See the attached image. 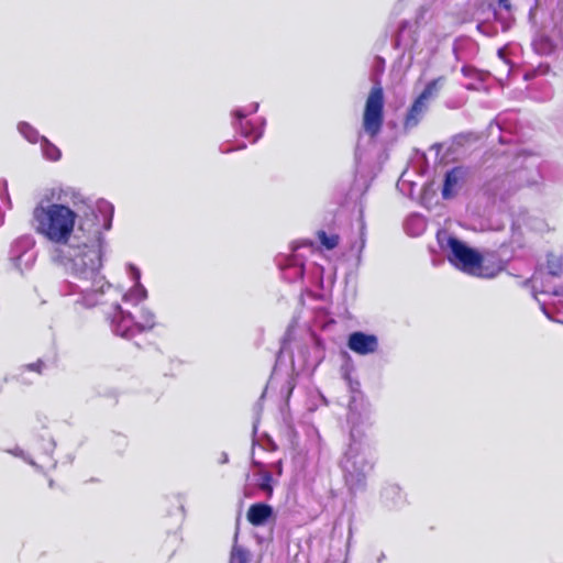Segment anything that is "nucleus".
I'll use <instances>...</instances> for the list:
<instances>
[{"mask_svg":"<svg viewBox=\"0 0 563 563\" xmlns=\"http://www.w3.org/2000/svg\"><path fill=\"white\" fill-rule=\"evenodd\" d=\"M426 12H427V10H424V9H422V10H421V14H423V13H426ZM422 18H423V16H422V15H420V16L418 18V20H417V23H420V20H421Z\"/></svg>","mask_w":563,"mask_h":563,"instance_id":"obj_35","label":"nucleus"},{"mask_svg":"<svg viewBox=\"0 0 563 563\" xmlns=\"http://www.w3.org/2000/svg\"><path fill=\"white\" fill-rule=\"evenodd\" d=\"M410 26V23L405 21L401 23L398 33L396 35L395 42L398 47H412L416 43V40L411 36H407V29Z\"/></svg>","mask_w":563,"mask_h":563,"instance_id":"obj_22","label":"nucleus"},{"mask_svg":"<svg viewBox=\"0 0 563 563\" xmlns=\"http://www.w3.org/2000/svg\"><path fill=\"white\" fill-rule=\"evenodd\" d=\"M462 73L466 77H474L477 74V70L471 66H464L462 68Z\"/></svg>","mask_w":563,"mask_h":563,"instance_id":"obj_28","label":"nucleus"},{"mask_svg":"<svg viewBox=\"0 0 563 563\" xmlns=\"http://www.w3.org/2000/svg\"><path fill=\"white\" fill-rule=\"evenodd\" d=\"M294 250L295 249H289V254H286L278 260L280 268L291 271L289 278H298L303 275V264L297 255L292 253Z\"/></svg>","mask_w":563,"mask_h":563,"instance_id":"obj_15","label":"nucleus"},{"mask_svg":"<svg viewBox=\"0 0 563 563\" xmlns=\"http://www.w3.org/2000/svg\"><path fill=\"white\" fill-rule=\"evenodd\" d=\"M516 222L518 225H525L536 232H544L548 230L545 220L534 212H521Z\"/></svg>","mask_w":563,"mask_h":563,"instance_id":"obj_14","label":"nucleus"},{"mask_svg":"<svg viewBox=\"0 0 563 563\" xmlns=\"http://www.w3.org/2000/svg\"><path fill=\"white\" fill-rule=\"evenodd\" d=\"M250 559V553L240 548L234 547L231 554V563H247Z\"/></svg>","mask_w":563,"mask_h":563,"instance_id":"obj_25","label":"nucleus"},{"mask_svg":"<svg viewBox=\"0 0 563 563\" xmlns=\"http://www.w3.org/2000/svg\"><path fill=\"white\" fill-rule=\"evenodd\" d=\"M139 327V332L152 330L155 322V314L147 308H143L140 314V321L136 322Z\"/></svg>","mask_w":563,"mask_h":563,"instance_id":"obj_23","label":"nucleus"},{"mask_svg":"<svg viewBox=\"0 0 563 563\" xmlns=\"http://www.w3.org/2000/svg\"><path fill=\"white\" fill-rule=\"evenodd\" d=\"M40 145L42 155L45 159L52 162H57L60 159V150L55 144H53L48 139H41Z\"/></svg>","mask_w":563,"mask_h":563,"instance_id":"obj_19","label":"nucleus"},{"mask_svg":"<svg viewBox=\"0 0 563 563\" xmlns=\"http://www.w3.org/2000/svg\"><path fill=\"white\" fill-rule=\"evenodd\" d=\"M51 258L74 275L65 295H80L76 300L87 307L95 306L103 292V280L98 272L102 265L101 249H49Z\"/></svg>","mask_w":563,"mask_h":563,"instance_id":"obj_2","label":"nucleus"},{"mask_svg":"<svg viewBox=\"0 0 563 563\" xmlns=\"http://www.w3.org/2000/svg\"><path fill=\"white\" fill-rule=\"evenodd\" d=\"M268 466H274L277 471V474L280 475L282 474V462L280 461H277L275 463H271Z\"/></svg>","mask_w":563,"mask_h":563,"instance_id":"obj_29","label":"nucleus"},{"mask_svg":"<svg viewBox=\"0 0 563 563\" xmlns=\"http://www.w3.org/2000/svg\"><path fill=\"white\" fill-rule=\"evenodd\" d=\"M2 224V218L0 219V225Z\"/></svg>","mask_w":563,"mask_h":563,"instance_id":"obj_39","label":"nucleus"},{"mask_svg":"<svg viewBox=\"0 0 563 563\" xmlns=\"http://www.w3.org/2000/svg\"><path fill=\"white\" fill-rule=\"evenodd\" d=\"M429 104L424 101L420 100L419 98H416V100L412 102L410 108L408 109V112L404 120V129L406 131H409L413 128H416L419 122L422 120L424 113L428 110Z\"/></svg>","mask_w":563,"mask_h":563,"instance_id":"obj_11","label":"nucleus"},{"mask_svg":"<svg viewBox=\"0 0 563 563\" xmlns=\"http://www.w3.org/2000/svg\"><path fill=\"white\" fill-rule=\"evenodd\" d=\"M7 190H8V181L7 180H2L1 185H0V194L7 192Z\"/></svg>","mask_w":563,"mask_h":563,"instance_id":"obj_32","label":"nucleus"},{"mask_svg":"<svg viewBox=\"0 0 563 563\" xmlns=\"http://www.w3.org/2000/svg\"><path fill=\"white\" fill-rule=\"evenodd\" d=\"M273 515V508L266 504H254L247 510V520L253 526H263Z\"/></svg>","mask_w":563,"mask_h":563,"instance_id":"obj_13","label":"nucleus"},{"mask_svg":"<svg viewBox=\"0 0 563 563\" xmlns=\"http://www.w3.org/2000/svg\"><path fill=\"white\" fill-rule=\"evenodd\" d=\"M511 8L509 0H498L496 8H494L495 13L497 12V9H504L506 11H509Z\"/></svg>","mask_w":563,"mask_h":563,"instance_id":"obj_27","label":"nucleus"},{"mask_svg":"<svg viewBox=\"0 0 563 563\" xmlns=\"http://www.w3.org/2000/svg\"><path fill=\"white\" fill-rule=\"evenodd\" d=\"M562 255L558 251H547L544 257L539 261L538 272L531 278L533 287L538 283L539 275L548 273L552 276H559L562 273Z\"/></svg>","mask_w":563,"mask_h":563,"instance_id":"obj_8","label":"nucleus"},{"mask_svg":"<svg viewBox=\"0 0 563 563\" xmlns=\"http://www.w3.org/2000/svg\"><path fill=\"white\" fill-rule=\"evenodd\" d=\"M258 107L257 102H253L245 109H236L233 112L235 118V121L233 122L234 128L238 129L244 137L250 139L252 143H255L262 136L265 121L261 120V126H256L255 124L249 121L244 122L243 120L249 114L255 113L258 110Z\"/></svg>","mask_w":563,"mask_h":563,"instance_id":"obj_6","label":"nucleus"},{"mask_svg":"<svg viewBox=\"0 0 563 563\" xmlns=\"http://www.w3.org/2000/svg\"><path fill=\"white\" fill-rule=\"evenodd\" d=\"M384 103V90L380 85H375L366 98L362 119L363 131L371 137H376L382 131Z\"/></svg>","mask_w":563,"mask_h":563,"instance_id":"obj_5","label":"nucleus"},{"mask_svg":"<svg viewBox=\"0 0 563 563\" xmlns=\"http://www.w3.org/2000/svg\"><path fill=\"white\" fill-rule=\"evenodd\" d=\"M129 274L131 278L134 280V286L124 294L123 301L137 305L143 301L147 297V291L144 286L140 283L141 273L137 267L132 264L128 265Z\"/></svg>","mask_w":563,"mask_h":563,"instance_id":"obj_10","label":"nucleus"},{"mask_svg":"<svg viewBox=\"0 0 563 563\" xmlns=\"http://www.w3.org/2000/svg\"><path fill=\"white\" fill-rule=\"evenodd\" d=\"M448 260L457 269L484 278L495 277L505 267L495 253L481 254L476 249H451Z\"/></svg>","mask_w":563,"mask_h":563,"instance_id":"obj_4","label":"nucleus"},{"mask_svg":"<svg viewBox=\"0 0 563 563\" xmlns=\"http://www.w3.org/2000/svg\"><path fill=\"white\" fill-rule=\"evenodd\" d=\"M53 448H54V443H53L52 441H48V450H51V451H52V450H53Z\"/></svg>","mask_w":563,"mask_h":563,"instance_id":"obj_36","label":"nucleus"},{"mask_svg":"<svg viewBox=\"0 0 563 563\" xmlns=\"http://www.w3.org/2000/svg\"><path fill=\"white\" fill-rule=\"evenodd\" d=\"M439 246H467L464 242L460 241L457 236L450 232L449 229H441L437 233Z\"/></svg>","mask_w":563,"mask_h":563,"instance_id":"obj_20","label":"nucleus"},{"mask_svg":"<svg viewBox=\"0 0 563 563\" xmlns=\"http://www.w3.org/2000/svg\"><path fill=\"white\" fill-rule=\"evenodd\" d=\"M406 231L411 235H419L424 230V220L420 216H411L406 221Z\"/></svg>","mask_w":563,"mask_h":563,"instance_id":"obj_24","label":"nucleus"},{"mask_svg":"<svg viewBox=\"0 0 563 563\" xmlns=\"http://www.w3.org/2000/svg\"><path fill=\"white\" fill-rule=\"evenodd\" d=\"M14 253H12L11 258L14 261V265L20 269L30 268L35 262V253L33 249H13Z\"/></svg>","mask_w":563,"mask_h":563,"instance_id":"obj_16","label":"nucleus"},{"mask_svg":"<svg viewBox=\"0 0 563 563\" xmlns=\"http://www.w3.org/2000/svg\"><path fill=\"white\" fill-rule=\"evenodd\" d=\"M349 421L354 424L353 412L350 413ZM357 432L356 427L352 426V442L341 461V465L345 474V481L352 489L363 486L365 477L374 466L373 453L367 445L356 440Z\"/></svg>","mask_w":563,"mask_h":563,"instance_id":"obj_3","label":"nucleus"},{"mask_svg":"<svg viewBox=\"0 0 563 563\" xmlns=\"http://www.w3.org/2000/svg\"><path fill=\"white\" fill-rule=\"evenodd\" d=\"M498 56L500 59L506 62V48L505 47L498 49Z\"/></svg>","mask_w":563,"mask_h":563,"instance_id":"obj_31","label":"nucleus"},{"mask_svg":"<svg viewBox=\"0 0 563 563\" xmlns=\"http://www.w3.org/2000/svg\"><path fill=\"white\" fill-rule=\"evenodd\" d=\"M41 365H42L41 363H37V364H30L27 367H29V368H31V369H36V371H38V372H40V369H38V368H40V366H41Z\"/></svg>","mask_w":563,"mask_h":563,"instance_id":"obj_34","label":"nucleus"},{"mask_svg":"<svg viewBox=\"0 0 563 563\" xmlns=\"http://www.w3.org/2000/svg\"><path fill=\"white\" fill-rule=\"evenodd\" d=\"M318 236L320 239V242H321L322 246H325V247L338 246V244H339L338 235H330V236H328L324 231H320L318 233Z\"/></svg>","mask_w":563,"mask_h":563,"instance_id":"obj_26","label":"nucleus"},{"mask_svg":"<svg viewBox=\"0 0 563 563\" xmlns=\"http://www.w3.org/2000/svg\"><path fill=\"white\" fill-rule=\"evenodd\" d=\"M445 77H438L427 84L422 92L417 97L429 104V101L438 97L440 90L444 86Z\"/></svg>","mask_w":563,"mask_h":563,"instance_id":"obj_17","label":"nucleus"},{"mask_svg":"<svg viewBox=\"0 0 563 563\" xmlns=\"http://www.w3.org/2000/svg\"><path fill=\"white\" fill-rule=\"evenodd\" d=\"M114 208L107 200H98L95 207L74 187L54 188L47 203L38 202L32 212L35 231L48 242L66 245L78 232L86 239L85 246H102L104 233L111 229Z\"/></svg>","mask_w":563,"mask_h":563,"instance_id":"obj_1","label":"nucleus"},{"mask_svg":"<svg viewBox=\"0 0 563 563\" xmlns=\"http://www.w3.org/2000/svg\"><path fill=\"white\" fill-rule=\"evenodd\" d=\"M460 178L461 172L459 169H452L446 173L442 189L443 198L449 199L453 196L454 189L457 186Z\"/></svg>","mask_w":563,"mask_h":563,"instance_id":"obj_18","label":"nucleus"},{"mask_svg":"<svg viewBox=\"0 0 563 563\" xmlns=\"http://www.w3.org/2000/svg\"><path fill=\"white\" fill-rule=\"evenodd\" d=\"M0 196H1V198H2L3 200H5V201H7V203H8L9 206L11 205V200H10V196H9V192H8V191H7V192H2V194H0Z\"/></svg>","mask_w":563,"mask_h":563,"instance_id":"obj_33","label":"nucleus"},{"mask_svg":"<svg viewBox=\"0 0 563 563\" xmlns=\"http://www.w3.org/2000/svg\"><path fill=\"white\" fill-rule=\"evenodd\" d=\"M252 464L256 468V471L254 472V476L257 477L258 487L271 496L273 493V478L271 471L268 468V464L257 461L254 455L252 459Z\"/></svg>","mask_w":563,"mask_h":563,"instance_id":"obj_12","label":"nucleus"},{"mask_svg":"<svg viewBox=\"0 0 563 563\" xmlns=\"http://www.w3.org/2000/svg\"><path fill=\"white\" fill-rule=\"evenodd\" d=\"M301 246H313V243L312 242H308V243L302 244Z\"/></svg>","mask_w":563,"mask_h":563,"instance_id":"obj_37","label":"nucleus"},{"mask_svg":"<svg viewBox=\"0 0 563 563\" xmlns=\"http://www.w3.org/2000/svg\"><path fill=\"white\" fill-rule=\"evenodd\" d=\"M10 453H12V454H13V455H15V456H20V457L25 459V457H24V454H23V451H22V450H20V449H14L13 451H10Z\"/></svg>","mask_w":563,"mask_h":563,"instance_id":"obj_30","label":"nucleus"},{"mask_svg":"<svg viewBox=\"0 0 563 563\" xmlns=\"http://www.w3.org/2000/svg\"><path fill=\"white\" fill-rule=\"evenodd\" d=\"M19 133L30 143L35 144L41 142L44 136L40 135L38 131L27 122H20L18 124Z\"/></svg>","mask_w":563,"mask_h":563,"instance_id":"obj_21","label":"nucleus"},{"mask_svg":"<svg viewBox=\"0 0 563 563\" xmlns=\"http://www.w3.org/2000/svg\"><path fill=\"white\" fill-rule=\"evenodd\" d=\"M111 329L114 334L130 339L139 333L137 323L134 321L133 316L124 311L120 306L114 307V313L111 319Z\"/></svg>","mask_w":563,"mask_h":563,"instance_id":"obj_7","label":"nucleus"},{"mask_svg":"<svg viewBox=\"0 0 563 563\" xmlns=\"http://www.w3.org/2000/svg\"><path fill=\"white\" fill-rule=\"evenodd\" d=\"M347 346L356 354L367 355L376 352L378 347V340L374 334L353 332L349 336Z\"/></svg>","mask_w":563,"mask_h":563,"instance_id":"obj_9","label":"nucleus"},{"mask_svg":"<svg viewBox=\"0 0 563 563\" xmlns=\"http://www.w3.org/2000/svg\"><path fill=\"white\" fill-rule=\"evenodd\" d=\"M29 463H30L31 465L35 466V463H34L32 460H30V461H29Z\"/></svg>","mask_w":563,"mask_h":563,"instance_id":"obj_38","label":"nucleus"}]
</instances>
